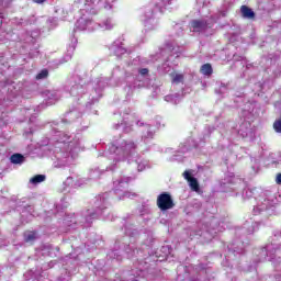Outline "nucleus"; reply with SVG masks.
Listing matches in <instances>:
<instances>
[{"label": "nucleus", "mask_w": 281, "mask_h": 281, "mask_svg": "<svg viewBox=\"0 0 281 281\" xmlns=\"http://www.w3.org/2000/svg\"><path fill=\"white\" fill-rule=\"evenodd\" d=\"M157 207H159L161 212L172 210V207H175V200H172V195L168 192L160 193L157 196Z\"/></svg>", "instance_id": "nucleus-1"}, {"label": "nucleus", "mask_w": 281, "mask_h": 281, "mask_svg": "<svg viewBox=\"0 0 281 281\" xmlns=\"http://www.w3.org/2000/svg\"><path fill=\"white\" fill-rule=\"evenodd\" d=\"M240 12H241L244 19H256V12H254V10H251V8H249L247 5H241Z\"/></svg>", "instance_id": "nucleus-2"}, {"label": "nucleus", "mask_w": 281, "mask_h": 281, "mask_svg": "<svg viewBox=\"0 0 281 281\" xmlns=\"http://www.w3.org/2000/svg\"><path fill=\"white\" fill-rule=\"evenodd\" d=\"M38 238V233L36 231H26L24 233V241L34 243Z\"/></svg>", "instance_id": "nucleus-3"}, {"label": "nucleus", "mask_w": 281, "mask_h": 281, "mask_svg": "<svg viewBox=\"0 0 281 281\" xmlns=\"http://www.w3.org/2000/svg\"><path fill=\"white\" fill-rule=\"evenodd\" d=\"M191 27H193V30H205V27H207V21H205V20H193L191 22Z\"/></svg>", "instance_id": "nucleus-4"}, {"label": "nucleus", "mask_w": 281, "mask_h": 281, "mask_svg": "<svg viewBox=\"0 0 281 281\" xmlns=\"http://www.w3.org/2000/svg\"><path fill=\"white\" fill-rule=\"evenodd\" d=\"M170 77H171V82L173 85H181V82H183L184 80V76L183 74H177V72H171L170 74Z\"/></svg>", "instance_id": "nucleus-5"}, {"label": "nucleus", "mask_w": 281, "mask_h": 281, "mask_svg": "<svg viewBox=\"0 0 281 281\" xmlns=\"http://www.w3.org/2000/svg\"><path fill=\"white\" fill-rule=\"evenodd\" d=\"M200 71L203 76H212L214 70L212 69V64H204L201 66Z\"/></svg>", "instance_id": "nucleus-6"}, {"label": "nucleus", "mask_w": 281, "mask_h": 281, "mask_svg": "<svg viewBox=\"0 0 281 281\" xmlns=\"http://www.w3.org/2000/svg\"><path fill=\"white\" fill-rule=\"evenodd\" d=\"M23 159H24L23 155H21V154H13L11 156V164H23Z\"/></svg>", "instance_id": "nucleus-7"}, {"label": "nucleus", "mask_w": 281, "mask_h": 281, "mask_svg": "<svg viewBox=\"0 0 281 281\" xmlns=\"http://www.w3.org/2000/svg\"><path fill=\"white\" fill-rule=\"evenodd\" d=\"M45 179H46L45 175H36L33 178H31L30 182L34 183V184L43 183V181H45Z\"/></svg>", "instance_id": "nucleus-8"}, {"label": "nucleus", "mask_w": 281, "mask_h": 281, "mask_svg": "<svg viewBox=\"0 0 281 281\" xmlns=\"http://www.w3.org/2000/svg\"><path fill=\"white\" fill-rule=\"evenodd\" d=\"M189 186L193 192H199V180H196V178L189 180Z\"/></svg>", "instance_id": "nucleus-9"}, {"label": "nucleus", "mask_w": 281, "mask_h": 281, "mask_svg": "<svg viewBox=\"0 0 281 281\" xmlns=\"http://www.w3.org/2000/svg\"><path fill=\"white\" fill-rule=\"evenodd\" d=\"M49 76V71L47 69L41 70L40 74L36 75V80H43Z\"/></svg>", "instance_id": "nucleus-10"}, {"label": "nucleus", "mask_w": 281, "mask_h": 281, "mask_svg": "<svg viewBox=\"0 0 281 281\" xmlns=\"http://www.w3.org/2000/svg\"><path fill=\"white\" fill-rule=\"evenodd\" d=\"M273 128L276 133H281V117L273 123Z\"/></svg>", "instance_id": "nucleus-11"}, {"label": "nucleus", "mask_w": 281, "mask_h": 281, "mask_svg": "<svg viewBox=\"0 0 281 281\" xmlns=\"http://www.w3.org/2000/svg\"><path fill=\"white\" fill-rule=\"evenodd\" d=\"M183 177L184 179L189 182L191 179H194V177H192V173H190V171H184L183 172Z\"/></svg>", "instance_id": "nucleus-12"}, {"label": "nucleus", "mask_w": 281, "mask_h": 281, "mask_svg": "<svg viewBox=\"0 0 281 281\" xmlns=\"http://www.w3.org/2000/svg\"><path fill=\"white\" fill-rule=\"evenodd\" d=\"M140 76H148V68H142L139 70Z\"/></svg>", "instance_id": "nucleus-13"}, {"label": "nucleus", "mask_w": 281, "mask_h": 281, "mask_svg": "<svg viewBox=\"0 0 281 281\" xmlns=\"http://www.w3.org/2000/svg\"><path fill=\"white\" fill-rule=\"evenodd\" d=\"M276 183H278V186H281V173L277 175Z\"/></svg>", "instance_id": "nucleus-14"}, {"label": "nucleus", "mask_w": 281, "mask_h": 281, "mask_svg": "<svg viewBox=\"0 0 281 281\" xmlns=\"http://www.w3.org/2000/svg\"><path fill=\"white\" fill-rule=\"evenodd\" d=\"M45 1H47V0H33V3L41 4V3H45Z\"/></svg>", "instance_id": "nucleus-15"}, {"label": "nucleus", "mask_w": 281, "mask_h": 281, "mask_svg": "<svg viewBox=\"0 0 281 281\" xmlns=\"http://www.w3.org/2000/svg\"><path fill=\"white\" fill-rule=\"evenodd\" d=\"M0 19H3V13H0Z\"/></svg>", "instance_id": "nucleus-16"}, {"label": "nucleus", "mask_w": 281, "mask_h": 281, "mask_svg": "<svg viewBox=\"0 0 281 281\" xmlns=\"http://www.w3.org/2000/svg\"><path fill=\"white\" fill-rule=\"evenodd\" d=\"M3 25V21H0V27Z\"/></svg>", "instance_id": "nucleus-17"}]
</instances>
